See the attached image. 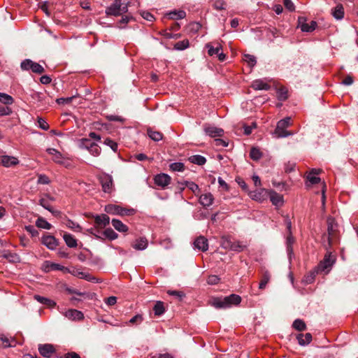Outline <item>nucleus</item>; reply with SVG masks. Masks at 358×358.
<instances>
[{"instance_id":"nucleus-1","label":"nucleus","mask_w":358,"mask_h":358,"mask_svg":"<svg viewBox=\"0 0 358 358\" xmlns=\"http://www.w3.org/2000/svg\"><path fill=\"white\" fill-rule=\"evenodd\" d=\"M291 124V117H287L278 122L274 135L277 138H285L292 136L294 133L287 131L286 129Z\"/></svg>"},{"instance_id":"nucleus-2","label":"nucleus","mask_w":358,"mask_h":358,"mask_svg":"<svg viewBox=\"0 0 358 358\" xmlns=\"http://www.w3.org/2000/svg\"><path fill=\"white\" fill-rule=\"evenodd\" d=\"M127 6H122V3H119V0H117L114 1V2L106 8V14L108 16H119L122 13H127Z\"/></svg>"},{"instance_id":"nucleus-3","label":"nucleus","mask_w":358,"mask_h":358,"mask_svg":"<svg viewBox=\"0 0 358 358\" xmlns=\"http://www.w3.org/2000/svg\"><path fill=\"white\" fill-rule=\"evenodd\" d=\"M335 260L336 259L333 255H331V253L327 252L325 255L324 259L317 267V272H324L325 273H327L334 264Z\"/></svg>"},{"instance_id":"nucleus-4","label":"nucleus","mask_w":358,"mask_h":358,"mask_svg":"<svg viewBox=\"0 0 358 358\" xmlns=\"http://www.w3.org/2000/svg\"><path fill=\"white\" fill-rule=\"evenodd\" d=\"M20 66L22 70L28 71L31 69L32 72L38 74H41L45 71L44 68L41 64L29 59L23 60L21 62Z\"/></svg>"},{"instance_id":"nucleus-5","label":"nucleus","mask_w":358,"mask_h":358,"mask_svg":"<svg viewBox=\"0 0 358 358\" xmlns=\"http://www.w3.org/2000/svg\"><path fill=\"white\" fill-rule=\"evenodd\" d=\"M104 210L110 215H127L134 212L133 209H126L115 204H108L105 206Z\"/></svg>"},{"instance_id":"nucleus-6","label":"nucleus","mask_w":358,"mask_h":358,"mask_svg":"<svg viewBox=\"0 0 358 358\" xmlns=\"http://www.w3.org/2000/svg\"><path fill=\"white\" fill-rule=\"evenodd\" d=\"M99 181L102 186V189L106 193H110L113 189V178L110 175L103 173L99 176Z\"/></svg>"},{"instance_id":"nucleus-7","label":"nucleus","mask_w":358,"mask_h":358,"mask_svg":"<svg viewBox=\"0 0 358 358\" xmlns=\"http://www.w3.org/2000/svg\"><path fill=\"white\" fill-rule=\"evenodd\" d=\"M203 130L205 133L210 137L222 136L224 130L210 124H204Z\"/></svg>"},{"instance_id":"nucleus-8","label":"nucleus","mask_w":358,"mask_h":358,"mask_svg":"<svg viewBox=\"0 0 358 358\" xmlns=\"http://www.w3.org/2000/svg\"><path fill=\"white\" fill-rule=\"evenodd\" d=\"M171 177L166 173H160L157 175L154 181L155 183L162 188H165L167 185H169L171 182Z\"/></svg>"},{"instance_id":"nucleus-9","label":"nucleus","mask_w":358,"mask_h":358,"mask_svg":"<svg viewBox=\"0 0 358 358\" xmlns=\"http://www.w3.org/2000/svg\"><path fill=\"white\" fill-rule=\"evenodd\" d=\"M18 164L19 160L15 157L8 155L0 156V166H3L4 167H10Z\"/></svg>"},{"instance_id":"nucleus-10","label":"nucleus","mask_w":358,"mask_h":358,"mask_svg":"<svg viewBox=\"0 0 358 358\" xmlns=\"http://www.w3.org/2000/svg\"><path fill=\"white\" fill-rule=\"evenodd\" d=\"M327 231H328V241L330 244L331 240L335 234V232L337 230V224L334 220V218L331 217H329L327 220Z\"/></svg>"},{"instance_id":"nucleus-11","label":"nucleus","mask_w":358,"mask_h":358,"mask_svg":"<svg viewBox=\"0 0 358 358\" xmlns=\"http://www.w3.org/2000/svg\"><path fill=\"white\" fill-rule=\"evenodd\" d=\"M38 349L40 354L46 358H50L55 350L51 344H40Z\"/></svg>"},{"instance_id":"nucleus-12","label":"nucleus","mask_w":358,"mask_h":358,"mask_svg":"<svg viewBox=\"0 0 358 358\" xmlns=\"http://www.w3.org/2000/svg\"><path fill=\"white\" fill-rule=\"evenodd\" d=\"M299 27L301 30L304 32H310L315 30L316 27V22L311 21L309 24L306 22L304 17H299Z\"/></svg>"},{"instance_id":"nucleus-13","label":"nucleus","mask_w":358,"mask_h":358,"mask_svg":"<svg viewBox=\"0 0 358 358\" xmlns=\"http://www.w3.org/2000/svg\"><path fill=\"white\" fill-rule=\"evenodd\" d=\"M194 248L202 252H206L208 249V239L204 236H199L194 242Z\"/></svg>"},{"instance_id":"nucleus-14","label":"nucleus","mask_w":358,"mask_h":358,"mask_svg":"<svg viewBox=\"0 0 358 358\" xmlns=\"http://www.w3.org/2000/svg\"><path fill=\"white\" fill-rule=\"evenodd\" d=\"M63 314L66 317L72 320H82L84 318L83 313L76 309H69Z\"/></svg>"},{"instance_id":"nucleus-15","label":"nucleus","mask_w":358,"mask_h":358,"mask_svg":"<svg viewBox=\"0 0 358 358\" xmlns=\"http://www.w3.org/2000/svg\"><path fill=\"white\" fill-rule=\"evenodd\" d=\"M43 270L45 272H49L50 271H66L67 268L64 266H62L59 264L52 263L49 261H46L43 264Z\"/></svg>"},{"instance_id":"nucleus-16","label":"nucleus","mask_w":358,"mask_h":358,"mask_svg":"<svg viewBox=\"0 0 358 358\" xmlns=\"http://www.w3.org/2000/svg\"><path fill=\"white\" fill-rule=\"evenodd\" d=\"M211 305L216 308H231L228 301L225 297L224 298H214L211 301Z\"/></svg>"},{"instance_id":"nucleus-17","label":"nucleus","mask_w":358,"mask_h":358,"mask_svg":"<svg viewBox=\"0 0 358 358\" xmlns=\"http://www.w3.org/2000/svg\"><path fill=\"white\" fill-rule=\"evenodd\" d=\"M42 243L50 250H55L57 245L58 242L57 239L52 236H46L43 237Z\"/></svg>"},{"instance_id":"nucleus-18","label":"nucleus","mask_w":358,"mask_h":358,"mask_svg":"<svg viewBox=\"0 0 358 358\" xmlns=\"http://www.w3.org/2000/svg\"><path fill=\"white\" fill-rule=\"evenodd\" d=\"M186 15V12L183 10H173L166 13V16L170 20H182Z\"/></svg>"},{"instance_id":"nucleus-19","label":"nucleus","mask_w":358,"mask_h":358,"mask_svg":"<svg viewBox=\"0 0 358 358\" xmlns=\"http://www.w3.org/2000/svg\"><path fill=\"white\" fill-rule=\"evenodd\" d=\"M214 197L210 193H205L200 196L199 203L203 207H209L213 203Z\"/></svg>"},{"instance_id":"nucleus-20","label":"nucleus","mask_w":358,"mask_h":358,"mask_svg":"<svg viewBox=\"0 0 358 358\" xmlns=\"http://www.w3.org/2000/svg\"><path fill=\"white\" fill-rule=\"evenodd\" d=\"M95 224L100 227H106L110 223V218L106 214L94 216Z\"/></svg>"},{"instance_id":"nucleus-21","label":"nucleus","mask_w":358,"mask_h":358,"mask_svg":"<svg viewBox=\"0 0 358 358\" xmlns=\"http://www.w3.org/2000/svg\"><path fill=\"white\" fill-rule=\"evenodd\" d=\"M148 242L146 238L141 237L136 239L131 246L136 250H144L147 248Z\"/></svg>"},{"instance_id":"nucleus-22","label":"nucleus","mask_w":358,"mask_h":358,"mask_svg":"<svg viewBox=\"0 0 358 358\" xmlns=\"http://www.w3.org/2000/svg\"><path fill=\"white\" fill-rule=\"evenodd\" d=\"M268 192L265 189L255 190L250 192V196L253 199L262 201L265 199L267 196Z\"/></svg>"},{"instance_id":"nucleus-23","label":"nucleus","mask_w":358,"mask_h":358,"mask_svg":"<svg viewBox=\"0 0 358 358\" xmlns=\"http://www.w3.org/2000/svg\"><path fill=\"white\" fill-rule=\"evenodd\" d=\"M15 340L13 338H9L4 334H0V347L8 348L15 345Z\"/></svg>"},{"instance_id":"nucleus-24","label":"nucleus","mask_w":358,"mask_h":358,"mask_svg":"<svg viewBox=\"0 0 358 358\" xmlns=\"http://www.w3.org/2000/svg\"><path fill=\"white\" fill-rule=\"evenodd\" d=\"M321 172L320 169H312L307 176L308 181L311 184H317L320 182V178L317 176Z\"/></svg>"},{"instance_id":"nucleus-25","label":"nucleus","mask_w":358,"mask_h":358,"mask_svg":"<svg viewBox=\"0 0 358 358\" xmlns=\"http://www.w3.org/2000/svg\"><path fill=\"white\" fill-rule=\"evenodd\" d=\"M39 203L41 206H42L45 209L50 211L53 215L58 216L60 215V211L55 210L50 205V203L49 202V200L48 199L42 198L40 199Z\"/></svg>"},{"instance_id":"nucleus-26","label":"nucleus","mask_w":358,"mask_h":358,"mask_svg":"<svg viewBox=\"0 0 358 358\" xmlns=\"http://www.w3.org/2000/svg\"><path fill=\"white\" fill-rule=\"evenodd\" d=\"M63 239L69 248H74L78 245L77 240L71 234L64 233L63 235Z\"/></svg>"},{"instance_id":"nucleus-27","label":"nucleus","mask_w":358,"mask_h":358,"mask_svg":"<svg viewBox=\"0 0 358 358\" xmlns=\"http://www.w3.org/2000/svg\"><path fill=\"white\" fill-rule=\"evenodd\" d=\"M111 224L113 227L120 232L125 233L128 231V227L119 220L113 219Z\"/></svg>"},{"instance_id":"nucleus-28","label":"nucleus","mask_w":358,"mask_h":358,"mask_svg":"<svg viewBox=\"0 0 358 358\" xmlns=\"http://www.w3.org/2000/svg\"><path fill=\"white\" fill-rule=\"evenodd\" d=\"M46 151L49 155H51L53 156L52 160L55 162L58 163V164L63 163V158H62V154L59 151H57L56 149L48 148Z\"/></svg>"},{"instance_id":"nucleus-29","label":"nucleus","mask_w":358,"mask_h":358,"mask_svg":"<svg viewBox=\"0 0 358 358\" xmlns=\"http://www.w3.org/2000/svg\"><path fill=\"white\" fill-rule=\"evenodd\" d=\"M252 87L255 90H268L270 88V85L266 83L262 80H255L252 82Z\"/></svg>"},{"instance_id":"nucleus-30","label":"nucleus","mask_w":358,"mask_h":358,"mask_svg":"<svg viewBox=\"0 0 358 358\" xmlns=\"http://www.w3.org/2000/svg\"><path fill=\"white\" fill-rule=\"evenodd\" d=\"M34 298L40 303L45 305L50 308L54 307L56 305V303L54 301L48 298H45L39 295H34Z\"/></svg>"},{"instance_id":"nucleus-31","label":"nucleus","mask_w":358,"mask_h":358,"mask_svg":"<svg viewBox=\"0 0 358 358\" xmlns=\"http://www.w3.org/2000/svg\"><path fill=\"white\" fill-rule=\"evenodd\" d=\"M297 340L299 345H306L312 341V335L310 333H306V334H300L297 336Z\"/></svg>"},{"instance_id":"nucleus-32","label":"nucleus","mask_w":358,"mask_h":358,"mask_svg":"<svg viewBox=\"0 0 358 358\" xmlns=\"http://www.w3.org/2000/svg\"><path fill=\"white\" fill-rule=\"evenodd\" d=\"M332 15L336 20H341L344 17V8L341 4H338L335 8L332 9Z\"/></svg>"},{"instance_id":"nucleus-33","label":"nucleus","mask_w":358,"mask_h":358,"mask_svg":"<svg viewBox=\"0 0 358 358\" xmlns=\"http://www.w3.org/2000/svg\"><path fill=\"white\" fill-rule=\"evenodd\" d=\"M294 243V238L291 234L288 233L287 240H286V245H287V252L289 256V258L291 259L292 255H293V248L292 245Z\"/></svg>"},{"instance_id":"nucleus-34","label":"nucleus","mask_w":358,"mask_h":358,"mask_svg":"<svg viewBox=\"0 0 358 358\" xmlns=\"http://www.w3.org/2000/svg\"><path fill=\"white\" fill-rule=\"evenodd\" d=\"M270 199L272 203L275 206H280L282 203V196L275 192H271Z\"/></svg>"},{"instance_id":"nucleus-35","label":"nucleus","mask_w":358,"mask_h":358,"mask_svg":"<svg viewBox=\"0 0 358 358\" xmlns=\"http://www.w3.org/2000/svg\"><path fill=\"white\" fill-rule=\"evenodd\" d=\"M228 303L231 307L232 306H237L238 305L241 301V297L239 295L232 294L228 296H226Z\"/></svg>"},{"instance_id":"nucleus-36","label":"nucleus","mask_w":358,"mask_h":358,"mask_svg":"<svg viewBox=\"0 0 358 358\" xmlns=\"http://www.w3.org/2000/svg\"><path fill=\"white\" fill-rule=\"evenodd\" d=\"M103 238H106L110 241L115 240L118 237V234L111 228H107L102 234Z\"/></svg>"},{"instance_id":"nucleus-37","label":"nucleus","mask_w":358,"mask_h":358,"mask_svg":"<svg viewBox=\"0 0 358 358\" xmlns=\"http://www.w3.org/2000/svg\"><path fill=\"white\" fill-rule=\"evenodd\" d=\"M189 160L191 163L197 164V165H203L206 162V159L204 157L196 155H192L189 158Z\"/></svg>"},{"instance_id":"nucleus-38","label":"nucleus","mask_w":358,"mask_h":358,"mask_svg":"<svg viewBox=\"0 0 358 358\" xmlns=\"http://www.w3.org/2000/svg\"><path fill=\"white\" fill-rule=\"evenodd\" d=\"M64 223L68 228L71 229L74 231H80L82 229L79 224L73 222L70 219H66Z\"/></svg>"},{"instance_id":"nucleus-39","label":"nucleus","mask_w":358,"mask_h":358,"mask_svg":"<svg viewBox=\"0 0 358 358\" xmlns=\"http://www.w3.org/2000/svg\"><path fill=\"white\" fill-rule=\"evenodd\" d=\"M206 48L208 49V52L210 56L217 55L219 52L222 50V46L217 44L216 47H213L211 43H207Z\"/></svg>"},{"instance_id":"nucleus-40","label":"nucleus","mask_w":358,"mask_h":358,"mask_svg":"<svg viewBox=\"0 0 358 358\" xmlns=\"http://www.w3.org/2000/svg\"><path fill=\"white\" fill-rule=\"evenodd\" d=\"M233 242L229 236H223L221 238L220 245L222 248L226 250L231 249Z\"/></svg>"},{"instance_id":"nucleus-41","label":"nucleus","mask_w":358,"mask_h":358,"mask_svg":"<svg viewBox=\"0 0 358 358\" xmlns=\"http://www.w3.org/2000/svg\"><path fill=\"white\" fill-rule=\"evenodd\" d=\"M0 102L5 105H12L14 103V99L9 94L0 92Z\"/></svg>"},{"instance_id":"nucleus-42","label":"nucleus","mask_w":358,"mask_h":358,"mask_svg":"<svg viewBox=\"0 0 358 358\" xmlns=\"http://www.w3.org/2000/svg\"><path fill=\"white\" fill-rule=\"evenodd\" d=\"M270 278H271V275L268 273V271H264L263 273L262 280L259 282V288L260 289H264L266 287L267 283L269 282Z\"/></svg>"},{"instance_id":"nucleus-43","label":"nucleus","mask_w":358,"mask_h":358,"mask_svg":"<svg viewBox=\"0 0 358 358\" xmlns=\"http://www.w3.org/2000/svg\"><path fill=\"white\" fill-rule=\"evenodd\" d=\"M147 133L149 137L155 141H159L162 139L163 135L159 131L148 129Z\"/></svg>"},{"instance_id":"nucleus-44","label":"nucleus","mask_w":358,"mask_h":358,"mask_svg":"<svg viewBox=\"0 0 358 358\" xmlns=\"http://www.w3.org/2000/svg\"><path fill=\"white\" fill-rule=\"evenodd\" d=\"M36 225L38 228H42L45 229H50L52 227V225L43 217H38L36 220Z\"/></svg>"},{"instance_id":"nucleus-45","label":"nucleus","mask_w":358,"mask_h":358,"mask_svg":"<svg viewBox=\"0 0 358 358\" xmlns=\"http://www.w3.org/2000/svg\"><path fill=\"white\" fill-rule=\"evenodd\" d=\"M246 248H247L246 244H244L241 241H235V242H233V243H232V247H231V250L236 252H240L243 251Z\"/></svg>"},{"instance_id":"nucleus-46","label":"nucleus","mask_w":358,"mask_h":358,"mask_svg":"<svg viewBox=\"0 0 358 358\" xmlns=\"http://www.w3.org/2000/svg\"><path fill=\"white\" fill-rule=\"evenodd\" d=\"M94 143L90 139L85 138L80 140L79 146L80 148L86 149L89 151Z\"/></svg>"},{"instance_id":"nucleus-47","label":"nucleus","mask_w":358,"mask_h":358,"mask_svg":"<svg viewBox=\"0 0 358 358\" xmlns=\"http://www.w3.org/2000/svg\"><path fill=\"white\" fill-rule=\"evenodd\" d=\"M153 310H154V312H155V314L156 315H162L164 313V303L161 301H157L154 308H153Z\"/></svg>"},{"instance_id":"nucleus-48","label":"nucleus","mask_w":358,"mask_h":358,"mask_svg":"<svg viewBox=\"0 0 358 358\" xmlns=\"http://www.w3.org/2000/svg\"><path fill=\"white\" fill-rule=\"evenodd\" d=\"M292 326L295 329L300 331L305 330L306 328L305 322L300 319L295 320L293 322Z\"/></svg>"},{"instance_id":"nucleus-49","label":"nucleus","mask_w":358,"mask_h":358,"mask_svg":"<svg viewBox=\"0 0 358 358\" xmlns=\"http://www.w3.org/2000/svg\"><path fill=\"white\" fill-rule=\"evenodd\" d=\"M243 60L250 66L253 67L257 63L256 57L254 55L246 54L244 55Z\"/></svg>"},{"instance_id":"nucleus-50","label":"nucleus","mask_w":358,"mask_h":358,"mask_svg":"<svg viewBox=\"0 0 358 358\" xmlns=\"http://www.w3.org/2000/svg\"><path fill=\"white\" fill-rule=\"evenodd\" d=\"M189 41L188 40H183L177 42L174 45V48L177 50H183L189 47Z\"/></svg>"},{"instance_id":"nucleus-51","label":"nucleus","mask_w":358,"mask_h":358,"mask_svg":"<svg viewBox=\"0 0 358 358\" xmlns=\"http://www.w3.org/2000/svg\"><path fill=\"white\" fill-rule=\"evenodd\" d=\"M250 156L252 159L258 160L262 157V153L259 149L257 148H252L250 150Z\"/></svg>"},{"instance_id":"nucleus-52","label":"nucleus","mask_w":358,"mask_h":358,"mask_svg":"<svg viewBox=\"0 0 358 358\" xmlns=\"http://www.w3.org/2000/svg\"><path fill=\"white\" fill-rule=\"evenodd\" d=\"M170 169L173 171H183L185 165L181 162H174L170 164Z\"/></svg>"},{"instance_id":"nucleus-53","label":"nucleus","mask_w":358,"mask_h":358,"mask_svg":"<svg viewBox=\"0 0 358 358\" xmlns=\"http://www.w3.org/2000/svg\"><path fill=\"white\" fill-rule=\"evenodd\" d=\"M66 291L69 293V294H76L78 296H85V297H87L88 299H90V294L89 293H87V292H79L73 288H71V287H67L66 289Z\"/></svg>"},{"instance_id":"nucleus-54","label":"nucleus","mask_w":358,"mask_h":358,"mask_svg":"<svg viewBox=\"0 0 358 358\" xmlns=\"http://www.w3.org/2000/svg\"><path fill=\"white\" fill-rule=\"evenodd\" d=\"M226 2L224 0H215L213 3V8L216 10H224L226 9Z\"/></svg>"},{"instance_id":"nucleus-55","label":"nucleus","mask_w":358,"mask_h":358,"mask_svg":"<svg viewBox=\"0 0 358 358\" xmlns=\"http://www.w3.org/2000/svg\"><path fill=\"white\" fill-rule=\"evenodd\" d=\"M103 144L110 147L114 152H116L117 150V143L110 138H106L103 141Z\"/></svg>"},{"instance_id":"nucleus-56","label":"nucleus","mask_w":358,"mask_h":358,"mask_svg":"<svg viewBox=\"0 0 358 358\" xmlns=\"http://www.w3.org/2000/svg\"><path fill=\"white\" fill-rule=\"evenodd\" d=\"M182 187H180L181 189H183L185 188L184 185H186L193 192H195L196 191L199 190V186L193 182H187L186 181L185 184H181Z\"/></svg>"},{"instance_id":"nucleus-57","label":"nucleus","mask_w":358,"mask_h":358,"mask_svg":"<svg viewBox=\"0 0 358 358\" xmlns=\"http://www.w3.org/2000/svg\"><path fill=\"white\" fill-rule=\"evenodd\" d=\"M89 152L91 155L96 157L99 156L101 153V148L96 144L94 143L91 148L89 150Z\"/></svg>"},{"instance_id":"nucleus-58","label":"nucleus","mask_w":358,"mask_h":358,"mask_svg":"<svg viewBox=\"0 0 358 358\" xmlns=\"http://www.w3.org/2000/svg\"><path fill=\"white\" fill-rule=\"evenodd\" d=\"M220 278L216 275H210L207 279V282L209 285H217L219 283Z\"/></svg>"},{"instance_id":"nucleus-59","label":"nucleus","mask_w":358,"mask_h":358,"mask_svg":"<svg viewBox=\"0 0 358 358\" xmlns=\"http://www.w3.org/2000/svg\"><path fill=\"white\" fill-rule=\"evenodd\" d=\"M12 113V109L8 106H0V116L9 115Z\"/></svg>"},{"instance_id":"nucleus-60","label":"nucleus","mask_w":358,"mask_h":358,"mask_svg":"<svg viewBox=\"0 0 358 358\" xmlns=\"http://www.w3.org/2000/svg\"><path fill=\"white\" fill-rule=\"evenodd\" d=\"M38 127L45 130V131H47L48 129H49V124H48V122L43 118H41L39 117L38 119Z\"/></svg>"},{"instance_id":"nucleus-61","label":"nucleus","mask_w":358,"mask_h":358,"mask_svg":"<svg viewBox=\"0 0 358 358\" xmlns=\"http://www.w3.org/2000/svg\"><path fill=\"white\" fill-rule=\"evenodd\" d=\"M80 275L81 278L85 279L87 281L93 282H97V280L95 277H93L88 273L81 272V273H80Z\"/></svg>"},{"instance_id":"nucleus-62","label":"nucleus","mask_w":358,"mask_h":358,"mask_svg":"<svg viewBox=\"0 0 358 358\" xmlns=\"http://www.w3.org/2000/svg\"><path fill=\"white\" fill-rule=\"evenodd\" d=\"M74 96H70V97H66V98H64V97H62V98H58L56 101L57 103L59 104H67V103H69L72 101V100L73 99Z\"/></svg>"},{"instance_id":"nucleus-63","label":"nucleus","mask_w":358,"mask_h":358,"mask_svg":"<svg viewBox=\"0 0 358 358\" xmlns=\"http://www.w3.org/2000/svg\"><path fill=\"white\" fill-rule=\"evenodd\" d=\"M167 293H168V294H169L171 296H176V297L179 298L180 299H181L185 296V294L182 292L176 291V290H169L167 292Z\"/></svg>"},{"instance_id":"nucleus-64","label":"nucleus","mask_w":358,"mask_h":358,"mask_svg":"<svg viewBox=\"0 0 358 358\" xmlns=\"http://www.w3.org/2000/svg\"><path fill=\"white\" fill-rule=\"evenodd\" d=\"M283 3L285 7L289 11H293L295 8L293 2L291 0H284Z\"/></svg>"}]
</instances>
